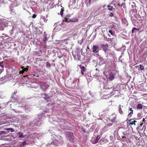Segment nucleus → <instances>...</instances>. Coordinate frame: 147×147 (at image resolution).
<instances>
[{"instance_id":"f257e3e1","label":"nucleus","mask_w":147,"mask_h":147,"mask_svg":"<svg viewBox=\"0 0 147 147\" xmlns=\"http://www.w3.org/2000/svg\"><path fill=\"white\" fill-rule=\"evenodd\" d=\"M66 137L69 140H72L74 139V136L72 132H69L67 133L66 135Z\"/></svg>"},{"instance_id":"f03ea898","label":"nucleus","mask_w":147,"mask_h":147,"mask_svg":"<svg viewBox=\"0 0 147 147\" xmlns=\"http://www.w3.org/2000/svg\"><path fill=\"white\" fill-rule=\"evenodd\" d=\"M116 117H113L112 118V117L111 116L109 118V120H111V123H108L107 124V125L108 126H111L113 125V123L116 120Z\"/></svg>"},{"instance_id":"7ed1b4c3","label":"nucleus","mask_w":147,"mask_h":147,"mask_svg":"<svg viewBox=\"0 0 147 147\" xmlns=\"http://www.w3.org/2000/svg\"><path fill=\"white\" fill-rule=\"evenodd\" d=\"M79 66L81 69V74L82 75H84V73L86 70V68L85 67H84L83 66H82L81 65H79Z\"/></svg>"},{"instance_id":"20e7f679","label":"nucleus","mask_w":147,"mask_h":147,"mask_svg":"<svg viewBox=\"0 0 147 147\" xmlns=\"http://www.w3.org/2000/svg\"><path fill=\"white\" fill-rule=\"evenodd\" d=\"M49 87V85L47 83L44 84L43 85L41 86V88L42 90L45 91Z\"/></svg>"},{"instance_id":"39448f33","label":"nucleus","mask_w":147,"mask_h":147,"mask_svg":"<svg viewBox=\"0 0 147 147\" xmlns=\"http://www.w3.org/2000/svg\"><path fill=\"white\" fill-rule=\"evenodd\" d=\"M93 51H92L93 52L95 53H97L98 51V46H93Z\"/></svg>"},{"instance_id":"423d86ee","label":"nucleus","mask_w":147,"mask_h":147,"mask_svg":"<svg viewBox=\"0 0 147 147\" xmlns=\"http://www.w3.org/2000/svg\"><path fill=\"white\" fill-rule=\"evenodd\" d=\"M106 92H107V95L109 96H111L110 95L113 93L112 89H109L108 90L106 91Z\"/></svg>"},{"instance_id":"0eeeda50","label":"nucleus","mask_w":147,"mask_h":147,"mask_svg":"<svg viewBox=\"0 0 147 147\" xmlns=\"http://www.w3.org/2000/svg\"><path fill=\"white\" fill-rule=\"evenodd\" d=\"M102 48L106 52L108 49V44L106 45L103 44L102 45Z\"/></svg>"},{"instance_id":"6e6552de","label":"nucleus","mask_w":147,"mask_h":147,"mask_svg":"<svg viewBox=\"0 0 147 147\" xmlns=\"http://www.w3.org/2000/svg\"><path fill=\"white\" fill-rule=\"evenodd\" d=\"M67 19H68L67 18H64V19L63 20V22H76V20H74V19H70L68 21Z\"/></svg>"},{"instance_id":"1a4fd4ad","label":"nucleus","mask_w":147,"mask_h":147,"mask_svg":"<svg viewBox=\"0 0 147 147\" xmlns=\"http://www.w3.org/2000/svg\"><path fill=\"white\" fill-rule=\"evenodd\" d=\"M100 138V137L99 135H98L96 138L94 140V142H93V144H96L97 143L98 141V140Z\"/></svg>"},{"instance_id":"9d476101","label":"nucleus","mask_w":147,"mask_h":147,"mask_svg":"<svg viewBox=\"0 0 147 147\" xmlns=\"http://www.w3.org/2000/svg\"><path fill=\"white\" fill-rule=\"evenodd\" d=\"M114 78V76L112 73L110 74L109 79L110 80H112Z\"/></svg>"},{"instance_id":"9b49d317","label":"nucleus","mask_w":147,"mask_h":147,"mask_svg":"<svg viewBox=\"0 0 147 147\" xmlns=\"http://www.w3.org/2000/svg\"><path fill=\"white\" fill-rule=\"evenodd\" d=\"M110 97V96L107 95V94H103L102 96L101 97V98L102 99H106Z\"/></svg>"},{"instance_id":"f8f14e48","label":"nucleus","mask_w":147,"mask_h":147,"mask_svg":"<svg viewBox=\"0 0 147 147\" xmlns=\"http://www.w3.org/2000/svg\"><path fill=\"white\" fill-rule=\"evenodd\" d=\"M105 40L106 41H111V38H107V36H105V35H103Z\"/></svg>"},{"instance_id":"ddd939ff","label":"nucleus","mask_w":147,"mask_h":147,"mask_svg":"<svg viewBox=\"0 0 147 147\" xmlns=\"http://www.w3.org/2000/svg\"><path fill=\"white\" fill-rule=\"evenodd\" d=\"M119 111L120 114H123V111L121 109V105H120L119 106Z\"/></svg>"},{"instance_id":"4468645a","label":"nucleus","mask_w":147,"mask_h":147,"mask_svg":"<svg viewBox=\"0 0 147 147\" xmlns=\"http://www.w3.org/2000/svg\"><path fill=\"white\" fill-rule=\"evenodd\" d=\"M143 124H141L140 126L137 127V129L139 130L140 131H142L143 129V127H142V126Z\"/></svg>"},{"instance_id":"2eb2a0df","label":"nucleus","mask_w":147,"mask_h":147,"mask_svg":"<svg viewBox=\"0 0 147 147\" xmlns=\"http://www.w3.org/2000/svg\"><path fill=\"white\" fill-rule=\"evenodd\" d=\"M129 111H131L130 113H129L128 115L130 117L133 114V111L132 109V108H130L129 109Z\"/></svg>"},{"instance_id":"dca6fc26","label":"nucleus","mask_w":147,"mask_h":147,"mask_svg":"<svg viewBox=\"0 0 147 147\" xmlns=\"http://www.w3.org/2000/svg\"><path fill=\"white\" fill-rule=\"evenodd\" d=\"M107 7L108 8V9L109 11H112L113 9V7L111 6L110 5H107Z\"/></svg>"},{"instance_id":"f3484780","label":"nucleus","mask_w":147,"mask_h":147,"mask_svg":"<svg viewBox=\"0 0 147 147\" xmlns=\"http://www.w3.org/2000/svg\"><path fill=\"white\" fill-rule=\"evenodd\" d=\"M18 135L19 136V138H23L24 137V136L23 135V134L21 132H19L18 133Z\"/></svg>"},{"instance_id":"a211bd4d","label":"nucleus","mask_w":147,"mask_h":147,"mask_svg":"<svg viewBox=\"0 0 147 147\" xmlns=\"http://www.w3.org/2000/svg\"><path fill=\"white\" fill-rule=\"evenodd\" d=\"M142 105L140 104H138L137 106V108L138 109H141L142 108Z\"/></svg>"},{"instance_id":"6ab92c4d","label":"nucleus","mask_w":147,"mask_h":147,"mask_svg":"<svg viewBox=\"0 0 147 147\" xmlns=\"http://www.w3.org/2000/svg\"><path fill=\"white\" fill-rule=\"evenodd\" d=\"M139 29L136 28L135 27L134 28L131 30V32L132 33H133L136 30L137 31L139 30Z\"/></svg>"},{"instance_id":"aec40b11","label":"nucleus","mask_w":147,"mask_h":147,"mask_svg":"<svg viewBox=\"0 0 147 147\" xmlns=\"http://www.w3.org/2000/svg\"><path fill=\"white\" fill-rule=\"evenodd\" d=\"M137 121L136 120H134L133 121H131L129 123V124L130 125H133L134 124L135 125H136V124L135 123Z\"/></svg>"},{"instance_id":"412c9836","label":"nucleus","mask_w":147,"mask_h":147,"mask_svg":"<svg viewBox=\"0 0 147 147\" xmlns=\"http://www.w3.org/2000/svg\"><path fill=\"white\" fill-rule=\"evenodd\" d=\"M5 129L7 131L10 130L11 132H13L14 131V130H13V129L11 128H6V129Z\"/></svg>"},{"instance_id":"4be33fe9","label":"nucleus","mask_w":147,"mask_h":147,"mask_svg":"<svg viewBox=\"0 0 147 147\" xmlns=\"http://www.w3.org/2000/svg\"><path fill=\"white\" fill-rule=\"evenodd\" d=\"M140 66V68L141 70H143L144 69V66L143 65H139Z\"/></svg>"},{"instance_id":"5701e85b","label":"nucleus","mask_w":147,"mask_h":147,"mask_svg":"<svg viewBox=\"0 0 147 147\" xmlns=\"http://www.w3.org/2000/svg\"><path fill=\"white\" fill-rule=\"evenodd\" d=\"M26 144V141H24L21 144V146H23Z\"/></svg>"},{"instance_id":"b1692460","label":"nucleus","mask_w":147,"mask_h":147,"mask_svg":"<svg viewBox=\"0 0 147 147\" xmlns=\"http://www.w3.org/2000/svg\"><path fill=\"white\" fill-rule=\"evenodd\" d=\"M96 1V0H89L88 2L89 4H90L91 3H92Z\"/></svg>"},{"instance_id":"393cba45","label":"nucleus","mask_w":147,"mask_h":147,"mask_svg":"<svg viewBox=\"0 0 147 147\" xmlns=\"http://www.w3.org/2000/svg\"><path fill=\"white\" fill-rule=\"evenodd\" d=\"M21 68L23 69L24 70V71H27L28 69L27 68H24V67H22Z\"/></svg>"},{"instance_id":"a878e982","label":"nucleus","mask_w":147,"mask_h":147,"mask_svg":"<svg viewBox=\"0 0 147 147\" xmlns=\"http://www.w3.org/2000/svg\"><path fill=\"white\" fill-rule=\"evenodd\" d=\"M63 11H64V10L63 9H61V10L60 11V14L61 16H62L63 14Z\"/></svg>"},{"instance_id":"bb28decb","label":"nucleus","mask_w":147,"mask_h":147,"mask_svg":"<svg viewBox=\"0 0 147 147\" xmlns=\"http://www.w3.org/2000/svg\"><path fill=\"white\" fill-rule=\"evenodd\" d=\"M47 39L46 37V36H44V37L43 39V41L45 42L46 41H47Z\"/></svg>"},{"instance_id":"cd10ccee","label":"nucleus","mask_w":147,"mask_h":147,"mask_svg":"<svg viewBox=\"0 0 147 147\" xmlns=\"http://www.w3.org/2000/svg\"><path fill=\"white\" fill-rule=\"evenodd\" d=\"M114 14L112 12L111 13L109 14V16L111 17H113L114 16Z\"/></svg>"},{"instance_id":"c85d7f7f","label":"nucleus","mask_w":147,"mask_h":147,"mask_svg":"<svg viewBox=\"0 0 147 147\" xmlns=\"http://www.w3.org/2000/svg\"><path fill=\"white\" fill-rule=\"evenodd\" d=\"M109 32L113 36L114 35L113 32H112V31L111 30H110L109 31Z\"/></svg>"},{"instance_id":"c756f323","label":"nucleus","mask_w":147,"mask_h":147,"mask_svg":"<svg viewBox=\"0 0 147 147\" xmlns=\"http://www.w3.org/2000/svg\"><path fill=\"white\" fill-rule=\"evenodd\" d=\"M24 71H25L23 69L22 70L20 71V74H22L24 72Z\"/></svg>"},{"instance_id":"7c9ffc66","label":"nucleus","mask_w":147,"mask_h":147,"mask_svg":"<svg viewBox=\"0 0 147 147\" xmlns=\"http://www.w3.org/2000/svg\"><path fill=\"white\" fill-rule=\"evenodd\" d=\"M36 14H33L32 16V18H35L36 17Z\"/></svg>"},{"instance_id":"2f4dec72","label":"nucleus","mask_w":147,"mask_h":147,"mask_svg":"<svg viewBox=\"0 0 147 147\" xmlns=\"http://www.w3.org/2000/svg\"><path fill=\"white\" fill-rule=\"evenodd\" d=\"M46 65L47 66H49V67H50L51 66V65L48 62H47L46 63Z\"/></svg>"},{"instance_id":"473e14b6","label":"nucleus","mask_w":147,"mask_h":147,"mask_svg":"<svg viewBox=\"0 0 147 147\" xmlns=\"http://www.w3.org/2000/svg\"><path fill=\"white\" fill-rule=\"evenodd\" d=\"M70 15L69 14H68V15H66L65 18H67L68 19L69 18V17H70Z\"/></svg>"},{"instance_id":"72a5a7b5","label":"nucleus","mask_w":147,"mask_h":147,"mask_svg":"<svg viewBox=\"0 0 147 147\" xmlns=\"http://www.w3.org/2000/svg\"><path fill=\"white\" fill-rule=\"evenodd\" d=\"M0 66L2 68H3L4 67L3 65H2V63L1 62H0Z\"/></svg>"},{"instance_id":"f704fd0d","label":"nucleus","mask_w":147,"mask_h":147,"mask_svg":"<svg viewBox=\"0 0 147 147\" xmlns=\"http://www.w3.org/2000/svg\"><path fill=\"white\" fill-rule=\"evenodd\" d=\"M36 54L37 55H38V56H39L40 55H39V52H38V51H36Z\"/></svg>"},{"instance_id":"c9c22d12","label":"nucleus","mask_w":147,"mask_h":147,"mask_svg":"<svg viewBox=\"0 0 147 147\" xmlns=\"http://www.w3.org/2000/svg\"><path fill=\"white\" fill-rule=\"evenodd\" d=\"M125 4V2L124 3H122L121 4L120 7H121L123 5H124Z\"/></svg>"},{"instance_id":"e433bc0d","label":"nucleus","mask_w":147,"mask_h":147,"mask_svg":"<svg viewBox=\"0 0 147 147\" xmlns=\"http://www.w3.org/2000/svg\"><path fill=\"white\" fill-rule=\"evenodd\" d=\"M33 76H35L36 77H39V75H36L35 74H34L33 75Z\"/></svg>"},{"instance_id":"4c0bfd02","label":"nucleus","mask_w":147,"mask_h":147,"mask_svg":"<svg viewBox=\"0 0 147 147\" xmlns=\"http://www.w3.org/2000/svg\"><path fill=\"white\" fill-rule=\"evenodd\" d=\"M10 1L12 2H14L16 1V0H10Z\"/></svg>"},{"instance_id":"58836bf2","label":"nucleus","mask_w":147,"mask_h":147,"mask_svg":"<svg viewBox=\"0 0 147 147\" xmlns=\"http://www.w3.org/2000/svg\"><path fill=\"white\" fill-rule=\"evenodd\" d=\"M5 132L3 131H2L1 133V134H4Z\"/></svg>"},{"instance_id":"ea45409f","label":"nucleus","mask_w":147,"mask_h":147,"mask_svg":"<svg viewBox=\"0 0 147 147\" xmlns=\"http://www.w3.org/2000/svg\"><path fill=\"white\" fill-rule=\"evenodd\" d=\"M118 5L120 7L121 4H120L119 3H118Z\"/></svg>"},{"instance_id":"a19ab883","label":"nucleus","mask_w":147,"mask_h":147,"mask_svg":"<svg viewBox=\"0 0 147 147\" xmlns=\"http://www.w3.org/2000/svg\"><path fill=\"white\" fill-rule=\"evenodd\" d=\"M40 51L41 52V53H42V50H40Z\"/></svg>"},{"instance_id":"79ce46f5","label":"nucleus","mask_w":147,"mask_h":147,"mask_svg":"<svg viewBox=\"0 0 147 147\" xmlns=\"http://www.w3.org/2000/svg\"><path fill=\"white\" fill-rule=\"evenodd\" d=\"M24 77H27L28 76H27L26 75V76H24Z\"/></svg>"},{"instance_id":"37998d69","label":"nucleus","mask_w":147,"mask_h":147,"mask_svg":"<svg viewBox=\"0 0 147 147\" xmlns=\"http://www.w3.org/2000/svg\"><path fill=\"white\" fill-rule=\"evenodd\" d=\"M122 138H125V137L123 136V137H122Z\"/></svg>"},{"instance_id":"c03bdc74","label":"nucleus","mask_w":147,"mask_h":147,"mask_svg":"<svg viewBox=\"0 0 147 147\" xmlns=\"http://www.w3.org/2000/svg\"><path fill=\"white\" fill-rule=\"evenodd\" d=\"M53 143V142H51V144H52Z\"/></svg>"},{"instance_id":"a18cd8bd","label":"nucleus","mask_w":147,"mask_h":147,"mask_svg":"<svg viewBox=\"0 0 147 147\" xmlns=\"http://www.w3.org/2000/svg\"><path fill=\"white\" fill-rule=\"evenodd\" d=\"M87 48H88V49H89V48H88V47H87Z\"/></svg>"},{"instance_id":"49530a36","label":"nucleus","mask_w":147,"mask_h":147,"mask_svg":"<svg viewBox=\"0 0 147 147\" xmlns=\"http://www.w3.org/2000/svg\"><path fill=\"white\" fill-rule=\"evenodd\" d=\"M43 88H45V87L43 86Z\"/></svg>"},{"instance_id":"de8ad7c7","label":"nucleus","mask_w":147,"mask_h":147,"mask_svg":"<svg viewBox=\"0 0 147 147\" xmlns=\"http://www.w3.org/2000/svg\"><path fill=\"white\" fill-rule=\"evenodd\" d=\"M1 107L0 106V109H1Z\"/></svg>"},{"instance_id":"09e8293b","label":"nucleus","mask_w":147,"mask_h":147,"mask_svg":"<svg viewBox=\"0 0 147 147\" xmlns=\"http://www.w3.org/2000/svg\"><path fill=\"white\" fill-rule=\"evenodd\" d=\"M124 0V1H125V0Z\"/></svg>"}]
</instances>
